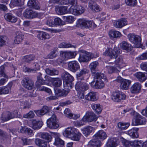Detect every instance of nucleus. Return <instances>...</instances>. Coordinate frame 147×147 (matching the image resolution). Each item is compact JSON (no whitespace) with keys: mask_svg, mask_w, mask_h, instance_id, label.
I'll return each mask as SVG.
<instances>
[{"mask_svg":"<svg viewBox=\"0 0 147 147\" xmlns=\"http://www.w3.org/2000/svg\"><path fill=\"white\" fill-rule=\"evenodd\" d=\"M94 78L96 79V82L94 85V82H92L90 84L91 86L96 89H101L104 86L103 82L101 80L103 79L105 80L106 79V77L104 75L101 73H97L94 75Z\"/></svg>","mask_w":147,"mask_h":147,"instance_id":"1","label":"nucleus"},{"mask_svg":"<svg viewBox=\"0 0 147 147\" xmlns=\"http://www.w3.org/2000/svg\"><path fill=\"white\" fill-rule=\"evenodd\" d=\"M76 26L82 29L89 28L92 26L95 28L96 26V25L94 23L84 18L78 19L76 22Z\"/></svg>","mask_w":147,"mask_h":147,"instance_id":"2","label":"nucleus"},{"mask_svg":"<svg viewBox=\"0 0 147 147\" xmlns=\"http://www.w3.org/2000/svg\"><path fill=\"white\" fill-rule=\"evenodd\" d=\"M48 114L52 115V116L47 121V126L51 129H57L59 127V125L56 121V115L54 114V112H49Z\"/></svg>","mask_w":147,"mask_h":147,"instance_id":"3","label":"nucleus"},{"mask_svg":"<svg viewBox=\"0 0 147 147\" xmlns=\"http://www.w3.org/2000/svg\"><path fill=\"white\" fill-rule=\"evenodd\" d=\"M127 37L129 40L134 44V47L139 48L142 46V39L140 36L134 34H129Z\"/></svg>","mask_w":147,"mask_h":147,"instance_id":"4","label":"nucleus"},{"mask_svg":"<svg viewBox=\"0 0 147 147\" xmlns=\"http://www.w3.org/2000/svg\"><path fill=\"white\" fill-rule=\"evenodd\" d=\"M121 52L120 49L116 47H114L113 50L111 48H107L104 53V55L108 56L111 59L116 58Z\"/></svg>","mask_w":147,"mask_h":147,"instance_id":"5","label":"nucleus"},{"mask_svg":"<svg viewBox=\"0 0 147 147\" xmlns=\"http://www.w3.org/2000/svg\"><path fill=\"white\" fill-rule=\"evenodd\" d=\"M78 60L80 62H86L89 61L93 57V54L84 50H81Z\"/></svg>","mask_w":147,"mask_h":147,"instance_id":"6","label":"nucleus"},{"mask_svg":"<svg viewBox=\"0 0 147 147\" xmlns=\"http://www.w3.org/2000/svg\"><path fill=\"white\" fill-rule=\"evenodd\" d=\"M130 114L131 115L134 116L136 118L134 121H133L132 123V125L136 126L144 124L145 123V121L144 118L137 113L135 111H132L130 113Z\"/></svg>","mask_w":147,"mask_h":147,"instance_id":"7","label":"nucleus"},{"mask_svg":"<svg viewBox=\"0 0 147 147\" xmlns=\"http://www.w3.org/2000/svg\"><path fill=\"white\" fill-rule=\"evenodd\" d=\"M125 95L123 92L119 91L113 92L111 96L112 99L113 101L117 102L125 99Z\"/></svg>","mask_w":147,"mask_h":147,"instance_id":"8","label":"nucleus"},{"mask_svg":"<svg viewBox=\"0 0 147 147\" xmlns=\"http://www.w3.org/2000/svg\"><path fill=\"white\" fill-rule=\"evenodd\" d=\"M23 15L26 18L30 20L39 17V14L37 12L28 9H27L25 10Z\"/></svg>","mask_w":147,"mask_h":147,"instance_id":"9","label":"nucleus"},{"mask_svg":"<svg viewBox=\"0 0 147 147\" xmlns=\"http://www.w3.org/2000/svg\"><path fill=\"white\" fill-rule=\"evenodd\" d=\"M22 83L23 86L27 89L31 90L34 87V83L33 81L28 77L24 78Z\"/></svg>","mask_w":147,"mask_h":147,"instance_id":"10","label":"nucleus"},{"mask_svg":"<svg viewBox=\"0 0 147 147\" xmlns=\"http://www.w3.org/2000/svg\"><path fill=\"white\" fill-rule=\"evenodd\" d=\"M75 88L77 91L84 92L88 89L89 85L86 82L79 81L75 85Z\"/></svg>","mask_w":147,"mask_h":147,"instance_id":"11","label":"nucleus"},{"mask_svg":"<svg viewBox=\"0 0 147 147\" xmlns=\"http://www.w3.org/2000/svg\"><path fill=\"white\" fill-rule=\"evenodd\" d=\"M89 70L86 67H83L80 69L79 72L76 74V78L79 81L83 80H84V76L88 74Z\"/></svg>","mask_w":147,"mask_h":147,"instance_id":"12","label":"nucleus"},{"mask_svg":"<svg viewBox=\"0 0 147 147\" xmlns=\"http://www.w3.org/2000/svg\"><path fill=\"white\" fill-rule=\"evenodd\" d=\"M68 67L69 69L74 73L76 72L80 68L79 63L76 61L69 62L68 63Z\"/></svg>","mask_w":147,"mask_h":147,"instance_id":"13","label":"nucleus"},{"mask_svg":"<svg viewBox=\"0 0 147 147\" xmlns=\"http://www.w3.org/2000/svg\"><path fill=\"white\" fill-rule=\"evenodd\" d=\"M97 0H90L88 3V6L93 12H98L101 11V8L96 1Z\"/></svg>","mask_w":147,"mask_h":147,"instance_id":"14","label":"nucleus"},{"mask_svg":"<svg viewBox=\"0 0 147 147\" xmlns=\"http://www.w3.org/2000/svg\"><path fill=\"white\" fill-rule=\"evenodd\" d=\"M84 9L81 6H78L77 8L76 7H71L69 9L70 13L75 15H79L84 12Z\"/></svg>","mask_w":147,"mask_h":147,"instance_id":"15","label":"nucleus"},{"mask_svg":"<svg viewBox=\"0 0 147 147\" xmlns=\"http://www.w3.org/2000/svg\"><path fill=\"white\" fill-rule=\"evenodd\" d=\"M97 117L93 112H88L86 113L85 116L83 117V120L87 122H95L96 121Z\"/></svg>","mask_w":147,"mask_h":147,"instance_id":"16","label":"nucleus"},{"mask_svg":"<svg viewBox=\"0 0 147 147\" xmlns=\"http://www.w3.org/2000/svg\"><path fill=\"white\" fill-rule=\"evenodd\" d=\"M77 129L72 127H69L65 129L63 135L66 137L70 138L72 135L77 133Z\"/></svg>","mask_w":147,"mask_h":147,"instance_id":"17","label":"nucleus"},{"mask_svg":"<svg viewBox=\"0 0 147 147\" xmlns=\"http://www.w3.org/2000/svg\"><path fill=\"white\" fill-rule=\"evenodd\" d=\"M15 117V115L13 113H12L9 111H6L3 113L2 115L1 119L2 122H4L13 119Z\"/></svg>","mask_w":147,"mask_h":147,"instance_id":"18","label":"nucleus"},{"mask_svg":"<svg viewBox=\"0 0 147 147\" xmlns=\"http://www.w3.org/2000/svg\"><path fill=\"white\" fill-rule=\"evenodd\" d=\"M64 113L65 117L70 119H76L80 116L79 114L76 115L72 113L70 110L68 108L65 109Z\"/></svg>","mask_w":147,"mask_h":147,"instance_id":"19","label":"nucleus"},{"mask_svg":"<svg viewBox=\"0 0 147 147\" xmlns=\"http://www.w3.org/2000/svg\"><path fill=\"white\" fill-rule=\"evenodd\" d=\"M101 144L100 140L93 137V138L89 142L88 145V147H100Z\"/></svg>","mask_w":147,"mask_h":147,"instance_id":"20","label":"nucleus"},{"mask_svg":"<svg viewBox=\"0 0 147 147\" xmlns=\"http://www.w3.org/2000/svg\"><path fill=\"white\" fill-rule=\"evenodd\" d=\"M67 9V6H61L55 8V10L58 14L62 15L68 13H70L69 12V9L68 10Z\"/></svg>","mask_w":147,"mask_h":147,"instance_id":"21","label":"nucleus"},{"mask_svg":"<svg viewBox=\"0 0 147 147\" xmlns=\"http://www.w3.org/2000/svg\"><path fill=\"white\" fill-rule=\"evenodd\" d=\"M127 22L125 19L121 18L118 21H115L113 22L114 26L116 28H122L127 24Z\"/></svg>","mask_w":147,"mask_h":147,"instance_id":"22","label":"nucleus"},{"mask_svg":"<svg viewBox=\"0 0 147 147\" xmlns=\"http://www.w3.org/2000/svg\"><path fill=\"white\" fill-rule=\"evenodd\" d=\"M118 145V139L114 138H109L106 144L107 147H116Z\"/></svg>","mask_w":147,"mask_h":147,"instance_id":"23","label":"nucleus"},{"mask_svg":"<svg viewBox=\"0 0 147 147\" xmlns=\"http://www.w3.org/2000/svg\"><path fill=\"white\" fill-rule=\"evenodd\" d=\"M141 85L139 82L134 83L131 86L130 89L131 92L132 93H137L140 92Z\"/></svg>","mask_w":147,"mask_h":147,"instance_id":"24","label":"nucleus"},{"mask_svg":"<svg viewBox=\"0 0 147 147\" xmlns=\"http://www.w3.org/2000/svg\"><path fill=\"white\" fill-rule=\"evenodd\" d=\"M135 76L141 82L145 81L147 79V73L138 72L134 74Z\"/></svg>","mask_w":147,"mask_h":147,"instance_id":"25","label":"nucleus"},{"mask_svg":"<svg viewBox=\"0 0 147 147\" xmlns=\"http://www.w3.org/2000/svg\"><path fill=\"white\" fill-rule=\"evenodd\" d=\"M139 130L138 128H133L127 131L128 134L132 138H137L139 137L138 131Z\"/></svg>","mask_w":147,"mask_h":147,"instance_id":"26","label":"nucleus"},{"mask_svg":"<svg viewBox=\"0 0 147 147\" xmlns=\"http://www.w3.org/2000/svg\"><path fill=\"white\" fill-rule=\"evenodd\" d=\"M107 136L106 133L103 130H100L98 131L94 136V138L100 139L103 140L107 137Z\"/></svg>","mask_w":147,"mask_h":147,"instance_id":"27","label":"nucleus"},{"mask_svg":"<svg viewBox=\"0 0 147 147\" xmlns=\"http://www.w3.org/2000/svg\"><path fill=\"white\" fill-rule=\"evenodd\" d=\"M131 81L129 80L122 79L120 81V88L123 90H127L131 83Z\"/></svg>","mask_w":147,"mask_h":147,"instance_id":"28","label":"nucleus"},{"mask_svg":"<svg viewBox=\"0 0 147 147\" xmlns=\"http://www.w3.org/2000/svg\"><path fill=\"white\" fill-rule=\"evenodd\" d=\"M49 110V108L47 106H44L40 110L35 111L36 115L40 117L47 113Z\"/></svg>","mask_w":147,"mask_h":147,"instance_id":"29","label":"nucleus"},{"mask_svg":"<svg viewBox=\"0 0 147 147\" xmlns=\"http://www.w3.org/2000/svg\"><path fill=\"white\" fill-rule=\"evenodd\" d=\"M99 65L98 62L96 61L91 62L89 65L91 71L92 73L94 74V75L96 74V72L98 70V67Z\"/></svg>","mask_w":147,"mask_h":147,"instance_id":"30","label":"nucleus"},{"mask_svg":"<svg viewBox=\"0 0 147 147\" xmlns=\"http://www.w3.org/2000/svg\"><path fill=\"white\" fill-rule=\"evenodd\" d=\"M120 45L122 49L125 50L127 52L131 51L132 50V47L131 45L125 41H123L121 42Z\"/></svg>","mask_w":147,"mask_h":147,"instance_id":"31","label":"nucleus"},{"mask_svg":"<svg viewBox=\"0 0 147 147\" xmlns=\"http://www.w3.org/2000/svg\"><path fill=\"white\" fill-rule=\"evenodd\" d=\"M4 18L6 20L11 23H15L17 20V18L10 13L5 14L4 16Z\"/></svg>","mask_w":147,"mask_h":147,"instance_id":"32","label":"nucleus"},{"mask_svg":"<svg viewBox=\"0 0 147 147\" xmlns=\"http://www.w3.org/2000/svg\"><path fill=\"white\" fill-rule=\"evenodd\" d=\"M43 125L42 122L41 121H37L33 119L32 121V125L31 127L34 129H40Z\"/></svg>","mask_w":147,"mask_h":147,"instance_id":"33","label":"nucleus"},{"mask_svg":"<svg viewBox=\"0 0 147 147\" xmlns=\"http://www.w3.org/2000/svg\"><path fill=\"white\" fill-rule=\"evenodd\" d=\"M24 38V36L20 32H17L16 33V36L15 37L14 43L19 44L21 42Z\"/></svg>","mask_w":147,"mask_h":147,"instance_id":"34","label":"nucleus"},{"mask_svg":"<svg viewBox=\"0 0 147 147\" xmlns=\"http://www.w3.org/2000/svg\"><path fill=\"white\" fill-rule=\"evenodd\" d=\"M69 91L64 89H57L55 90V95L57 96H65L69 93Z\"/></svg>","mask_w":147,"mask_h":147,"instance_id":"35","label":"nucleus"},{"mask_svg":"<svg viewBox=\"0 0 147 147\" xmlns=\"http://www.w3.org/2000/svg\"><path fill=\"white\" fill-rule=\"evenodd\" d=\"M115 59L116 60L115 61V65L117 67H119V69L125 66L123 61L121 57H116Z\"/></svg>","mask_w":147,"mask_h":147,"instance_id":"36","label":"nucleus"},{"mask_svg":"<svg viewBox=\"0 0 147 147\" xmlns=\"http://www.w3.org/2000/svg\"><path fill=\"white\" fill-rule=\"evenodd\" d=\"M28 5L30 7L36 9H38L40 7L36 0H29L28 2Z\"/></svg>","mask_w":147,"mask_h":147,"instance_id":"37","label":"nucleus"},{"mask_svg":"<svg viewBox=\"0 0 147 147\" xmlns=\"http://www.w3.org/2000/svg\"><path fill=\"white\" fill-rule=\"evenodd\" d=\"M85 98L87 100L92 101H96L97 100L96 93L94 92L89 93L85 96Z\"/></svg>","mask_w":147,"mask_h":147,"instance_id":"38","label":"nucleus"},{"mask_svg":"<svg viewBox=\"0 0 147 147\" xmlns=\"http://www.w3.org/2000/svg\"><path fill=\"white\" fill-rule=\"evenodd\" d=\"M62 77L64 82L73 81L74 77L67 72H65L62 74Z\"/></svg>","mask_w":147,"mask_h":147,"instance_id":"39","label":"nucleus"},{"mask_svg":"<svg viewBox=\"0 0 147 147\" xmlns=\"http://www.w3.org/2000/svg\"><path fill=\"white\" fill-rule=\"evenodd\" d=\"M47 74L51 76L57 75L59 73V71L55 68H47L45 69Z\"/></svg>","mask_w":147,"mask_h":147,"instance_id":"40","label":"nucleus"},{"mask_svg":"<svg viewBox=\"0 0 147 147\" xmlns=\"http://www.w3.org/2000/svg\"><path fill=\"white\" fill-rule=\"evenodd\" d=\"M109 35L111 38H118L121 36V34L119 32L114 30L110 31Z\"/></svg>","mask_w":147,"mask_h":147,"instance_id":"41","label":"nucleus"},{"mask_svg":"<svg viewBox=\"0 0 147 147\" xmlns=\"http://www.w3.org/2000/svg\"><path fill=\"white\" fill-rule=\"evenodd\" d=\"M131 146L132 147H143V142L140 140H135L131 141Z\"/></svg>","mask_w":147,"mask_h":147,"instance_id":"42","label":"nucleus"},{"mask_svg":"<svg viewBox=\"0 0 147 147\" xmlns=\"http://www.w3.org/2000/svg\"><path fill=\"white\" fill-rule=\"evenodd\" d=\"M35 143L36 145L40 147H46L47 146V142L40 139H36Z\"/></svg>","mask_w":147,"mask_h":147,"instance_id":"43","label":"nucleus"},{"mask_svg":"<svg viewBox=\"0 0 147 147\" xmlns=\"http://www.w3.org/2000/svg\"><path fill=\"white\" fill-rule=\"evenodd\" d=\"M38 38L41 40H45L49 39L50 37V35L47 33L45 32H41L37 36Z\"/></svg>","mask_w":147,"mask_h":147,"instance_id":"44","label":"nucleus"},{"mask_svg":"<svg viewBox=\"0 0 147 147\" xmlns=\"http://www.w3.org/2000/svg\"><path fill=\"white\" fill-rule=\"evenodd\" d=\"M93 128V127L90 126H87L82 130V133L85 136H87L92 132Z\"/></svg>","mask_w":147,"mask_h":147,"instance_id":"45","label":"nucleus"},{"mask_svg":"<svg viewBox=\"0 0 147 147\" xmlns=\"http://www.w3.org/2000/svg\"><path fill=\"white\" fill-rule=\"evenodd\" d=\"M106 67L109 73L111 74L114 72H117L119 71V67L114 65L113 66L111 65H107L106 66Z\"/></svg>","mask_w":147,"mask_h":147,"instance_id":"46","label":"nucleus"},{"mask_svg":"<svg viewBox=\"0 0 147 147\" xmlns=\"http://www.w3.org/2000/svg\"><path fill=\"white\" fill-rule=\"evenodd\" d=\"M42 74L41 73H39L38 74V75L37 76V81L36 83V85H43L45 83V81L46 80V76H45V80H43L41 76Z\"/></svg>","mask_w":147,"mask_h":147,"instance_id":"47","label":"nucleus"},{"mask_svg":"<svg viewBox=\"0 0 147 147\" xmlns=\"http://www.w3.org/2000/svg\"><path fill=\"white\" fill-rule=\"evenodd\" d=\"M129 123H123L119 122L117 124L119 128L121 130H123L126 129L129 126Z\"/></svg>","mask_w":147,"mask_h":147,"instance_id":"48","label":"nucleus"},{"mask_svg":"<svg viewBox=\"0 0 147 147\" xmlns=\"http://www.w3.org/2000/svg\"><path fill=\"white\" fill-rule=\"evenodd\" d=\"M42 85H36V87L38 90L41 91H45L47 93L50 94L51 93V90L49 88L42 86Z\"/></svg>","mask_w":147,"mask_h":147,"instance_id":"49","label":"nucleus"},{"mask_svg":"<svg viewBox=\"0 0 147 147\" xmlns=\"http://www.w3.org/2000/svg\"><path fill=\"white\" fill-rule=\"evenodd\" d=\"M61 80L59 78H54L53 79V85L56 87H60L62 84Z\"/></svg>","mask_w":147,"mask_h":147,"instance_id":"50","label":"nucleus"},{"mask_svg":"<svg viewBox=\"0 0 147 147\" xmlns=\"http://www.w3.org/2000/svg\"><path fill=\"white\" fill-rule=\"evenodd\" d=\"M125 2L127 6L130 7H135L137 3V0H125Z\"/></svg>","mask_w":147,"mask_h":147,"instance_id":"51","label":"nucleus"},{"mask_svg":"<svg viewBox=\"0 0 147 147\" xmlns=\"http://www.w3.org/2000/svg\"><path fill=\"white\" fill-rule=\"evenodd\" d=\"M73 82V81L64 82L63 85L65 88L68 90H69L71 89L74 85Z\"/></svg>","mask_w":147,"mask_h":147,"instance_id":"52","label":"nucleus"},{"mask_svg":"<svg viewBox=\"0 0 147 147\" xmlns=\"http://www.w3.org/2000/svg\"><path fill=\"white\" fill-rule=\"evenodd\" d=\"M92 108L98 113H100L102 111V108L99 104H92L91 106Z\"/></svg>","mask_w":147,"mask_h":147,"instance_id":"53","label":"nucleus"},{"mask_svg":"<svg viewBox=\"0 0 147 147\" xmlns=\"http://www.w3.org/2000/svg\"><path fill=\"white\" fill-rule=\"evenodd\" d=\"M81 136V134L78 132L77 130V133L72 135L69 138L72 140L78 141L80 139Z\"/></svg>","mask_w":147,"mask_h":147,"instance_id":"54","label":"nucleus"},{"mask_svg":"<svg viewBox=\"0 0 147 147\" xmlns=\"http://www.w3.org/2000/svg\"><path fill=\"white\" fill-rule=\"evenodd\" d=\"M64 141L59 138H56L55 139L54 144L57 146H63Z\"/></svg>","mask_w":147,"mask_h":147,"instance_id":"55","label":"nucleus"},{"mask_svg":"<svg viewBox=\"0 0 147 147\" xmlns=\"http://www.w3.org/2000/svg\"><path fill=\"white\" fill-rule=\"evenodd\" d=\"M41 137L44 139L48 141H50L52 137L50 135L47 133H43L41 134Z\"/></svg>","mask_w":147,"mask_h":147,"instance_id":"56","label":"nucleus"},{"mask_svg":"<svg viewBox=\"0 0 147 147\" xmlns=\"http://www.w3.org/2000/svg\"><path fill=\"white\" fill-rule=\"evenodd\" d=\"M60 55L64 60H67L70 59L68 52V51H61Z\"/></svg>","mask_w":147,"mask_h":147,"instance_id":"57","label":"nucleus"},{"mask_svg":"<svg viewBox=\"0 0 147 147\" xmlns=\"http://www.w3.org/2000/svg\"><path fill=\"white\" fill-rule=\"evenodd\" d=\"M59 47L60 48H68L69 47L75 48L76 47L70 43H66L63 42L59 45Z\"/></svg>","mask_w":147,"mask_h":147,"instance_id":"58","label":"nucleus"},{"mask_svg":"<svg viewBox=\"0 0 147 147\" xmlns=\"http://www.w3.org/2000/svg\"><path fill=\"white\" fill-rule=\"evenodd\" d=\"M62 18L64 21L71 23H72L74 21V18L71 16H63Z\"/></svg>","mask_w":147,"mask_h":147,"instance_id":"59","label":"nucleus"},{"mask_svg":"<svg viewBox=\"0 0 147 147\" xmlns=\"http://www.w3.org/2000/svg\"><path fill=\"white\" fill-rule=\"evenodd\" d=\"M24 59L25 62L30 63L35 59V57L33 55H29L25 56Z\"/></svg>","mask_w":147,"mask_h":147,"instance_id":"60","label":"nucleus"},{"mask_svg":"<svg viewBox=\"0 0 147 147\" xmlns=\"http://www.w3.org/2000/svg\"><path fill=\"white\" fill-rule=\"evenodd\" d=\"M54 25H63L65 24V22L60 18L57 17L55 18L54 20Z\"/></svg>","mask_w":147,"mask_h":147,"instance_id":"61","label":"nucleus"},{"mask_svg":"<svg viewBox=\"0 0 147 147\" xmlns=\"http://www.w3.org/2000/svg\"><path fill=\"white\" fill-rule=\"evenodd\" d=\"M22 141L23 144L24 145L31 144L33 142V139H28L26 138H22Z\"/></svg>","mask_w":147,"mask_h":147,"instance_id":"62","label":"nucleus"},{"mask_svg":"<svg viewBox=\"0 0 147 147\" xmlns=\"http://www.w3.org/2000/svg\"><path fill=\"white\" fill-rule=\"evenodd\" d=\"M86 121H84L83 120V117L81 120L79 121H74V125L80 127L85 124V122H86Z\"/></svg>","mask_w":147,"mask_h":147,"instance_id":"63","label":"nucleus"},{"mask_svg":"<svg viewBox=\"0 0 147 147\" xmlns=\"http://www.w3.org/2000/svg\"><path fill=\"white\" fill-rule=\"evenodd\" d=\"M34 114L32 111H30L28 113L24 114L23 117L25 118H32L34 117Z\"/></svg>","mask_w":147,"mask_h":147,"instance_id":"64","label":"nucleus"}]
</instances>
